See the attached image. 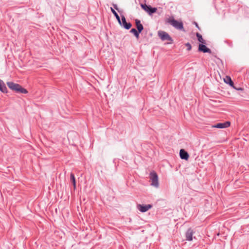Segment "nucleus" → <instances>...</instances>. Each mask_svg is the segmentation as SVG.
<instances>
[{
    "label": "nucleus",
    "mask_w": 249,
    "mask_h": 249,
    "mask_svg": "<svg viewBox=\"0 0 249 249\" xmlns=\"http://www.w3.org/2000/svg\"><path fill=\"white\" fill-rule=\"evenodd\" d=\"M141 6L142 9L146 11L149 15H152L157 11L156 7H153L150 5L142 4Z\"/></svg>",
    "instance_id": "obj_6"
},
{
    "label": "nucleus",
    "mask_w": 249,
    "mask_h": 249,
    "mask_svg": "<svg viewBox=\"0 0 249 249\" xmlns=\"http://www.w3.org/2000/svg\"><path fill=\"white\" fill-rule=\"evenodd\" d=\"M198 51L203 53H211V50L208 48L204 43H200L198 46Z\"/></svg>",
    "instance_id": "obj_11"
},
{
    "label": "nucleus",
    "mask_w": 249,
    "mask_h": 249,
    "mask_svg": "<svg viewBox=\"0 0 249 249\" xmlns=\"http://www.w3.org/2000/svg\"><path fill=\"white\" fill-rule=\"evenodd\" d=\"M0 91L3 93L7 92V89L4 82L1 79H0Z\"/></svg>",
    "instance_id": "obj_14"
},
{
    "label": "nucleus",
    "mask_w": 249,
    "mask_h": 249,
    "mask_svg": "<svg viewBox=\"0 0 249 249\" xmlns=\"http://www.w3.org/2000/svg\"><path fill=\"white\" fill-rule=\"evenodd\" d=\"M74 179H75V177H74V175L73 173H71V174H70V179H71V180H72Z\"/></svg>",
    "instance_id": "obj_20"
},
{
    "label": "nucleus",
    "mask_w": 249,
    "mask_h": 249,
    "mask_svg": "<svg viewBox=\"0 0 249 249\" xmlns=\"http://www.w3.org/2000/svg\"><path fill=\"white\" fill-rule=\"evenodd\" d=\"M150 178L151 181V185L156 188L159 186V178L157 174L155 171H152L150 173Z\"/></svg>",
    "instance_id": "obj_5"
},
{
    "label": "nucleus",
    "mask_w": 249,
    "mask_h": 249,
    "mask_svg": "<svg viewBox=\"0 0 249 249\" xmlns=\"http://www.w3.org/2000/svg\"><path fill=\"white\" fill-rule=\"evenodd\" d=\"M111 11L112 12V14L114 15L118 21L119 23H120V18L117 13L115 11V10L112 7L110 8Z\"/></svg>",
    "instance_id": "obj_15"
},
{
    "label": "nucleus",
    "mask_w": 249,
    "mask_h": 249,
    "mask_svg": "<svg viewBox=\"0 0 249 249\" xmlns=\"http://www.w3.org/2000/svg\"><path fill=\"white\" fill-rule=\"evenodd\" d=\"M71 181L72 185L73 186L74 190H75V189H76V180H75V179L71 180Z\"/></svg>",
    "instance_id": "obj_18"
},
{
    "label": "nucleus",
    "mask_w": 249,
    "mask_h": 249,
    "mask_svg": "<svg viewBox=\"0 0 249 249\" xmlns=\"http://www.w3.org/2000/svg\"><path fill=\"white\" fill-rule=\"evenodd\" d=\"M168 22L170 23L175 29L185 31L183 22L174 19L173 17L168 19Z\"/></svg>",
    "instance_id": "obj_3"
},
{
    "label": "nucleus",
    "mask_w": 249,
    "mask_h": 249,
    "mask_svg": "<svg viewBox=\"0 0 249 249\" xmlns=\"http://www.w3.org/2000/svg\"><path fill=\"white\" fill-rule=\"evenodd\" d=\"M196 37L197 38L198 41L200 43H204V44L206 43L205 41L203 39L202 35H201L199 33H196Z\"/></svg>",
    "instance_id": "obj_16"
},
{
    "label": "nucleus",
    "mask_w": 249,
    "mask_h": 249,
    "mask_svg": "<svg viewBox=\"0 0 249 249\" xmlns=\"http://www.w3.org/2000/svg\"><path fill=\"white\" fill-rule=\"evenodd\" d=\"M195 25H196V27L198 29H200L199 28L198 24L196 22H195Z\"/></svg>",
    "instance_id": "obj_24"
},
{
    "label": "nucleus",
    "mask_w": 249,
    "mask_h": 249,
    "mask_svg": "<svg viewBox=\"0 0 249 249\" xmlns=\"http://www.w3.org/2000/svg\"><path fill=\"white\" fill-rule=\"evenodd\" d=\"M185 46L187 47V50L190 51L192 49V46L189 42L185 43Z\"/></svg>",
    "instance_id": "obj_17"
},
{
    "label": "nucleus",
    "mask_w": 249,
    "mask_h": 249,
    "mask_svg": "<svg viewBox=\"0 0 249 249\" xmlns=\"http://www.w3.org/2000/svg\"><path fill=\"white\" fill-rule=\"evenodd\" d=\"M158 35L160 39L162 41H169L168 44H171L173 43V38L170 36L168 33L163 31H159Z\"/></svg>",
    "instance_id": "obj_4"
},
{
    "label": "nucleus",
    "mask_w": 249,
    "mask_h": 249,
    "mask_svg": "<svg viewBox=\"0 0 249 249\" xmlns=\"http://www.w3.org/2000/svg\"><path fill=\"white\" fill-rule=\"evenodd\" d=\"M135 21L137 29L135 28H132L129 32L130 33L133 34L137 38H139L140 34L142 33L144 29L143 26L141 23V20L139 19H135Z\"/></svg>",
    "instance_id": "obj_2"
},
{
    "label": "nucleus",
    "mask_w": 249,
    "mask_h": 249,
    "mask_svg": "<svg viewBox=\"0 0 249 249\" xmlns=\"http://www.w3.org/2000/svg\"><path fill=\"white\" fill-rule=\"evenodd\" d=\"M152 207V205L151 204H138L137 205L138 209L142 213H145L147 212Z\"/></svg>",
    "instance_id": "obj_8"
},
{
    "label": "nucleus",
    "mask_w": 249,
    "mask_h": 249,
    "mask_svg": "<svg viewBox=\"0 0 249 249\" xmlns=\"http://www.w3.org/2000/svg\"><path fill=\"white\" fill-rule=\"evenodd\" d=\"M7 85L10 89L14 91L16 93L27 94L28 92L26 89L22 87L21 86L18 84L13 82H7Z\"/></svg>",
    "instance_id": "obj_1"
},
{
    "label": "nucleus",
    "mask_w": 249,
    "mask_h": 249,
    "mask_svg": "<svg viewBox=\"0 0 249 249\" xmlns=\"http://www.w3.org/2000/svg\"><path fill=\"white\" fill-rule=\"evenodd\" d=\"M195 231L191 228H189L185 232L186 240L188 241L193 240V235Z\"/></svg>",
    "instance_id": "obj_10"
},
{
    "label": "nucleus",
    "mask_w": 249,
    "mask_h": 249,
    "mask_svg": "<svg viewBox=\"0 0 249 249\" xmlns=\"http://www.w3.org/2000/svg\"><path fill=\"white\" fill-rule=\"evenodd\" d=\"M234 89H236V90H243V88H241V87H239V88H237L236 87L234 86V85L233 86V87H232Z\"/></svg>",
    "instance_id": "obj_21"
},
{
    "label": "nucleus",
    "mask_w": 249,
    "mask_h": 249,
    "mask_svg": "<svg viewBox=\"0 0 249 249\" xmlns=\"http://www.w3.org/2000/svg\"><path fill=\"white\" fill-rule=\"evenodd\" d=\"M179 156L181 159L187 160L189 158L188 153L183 149H181L179 151Z\"/></svg>",
    "instance_id": "obj_12"
},
{
    "label": "nucleus",
    "mask_w": 249,
    "mask_h": 249,
    "mask_svg": "<svg viewBox=\"0 0 249 249\" xmlns=\"http://www.w3.org/2000/svg\"><path fill=\"white\" fill-rule=\"evenodd\" d=\"M234 89H236V90H243V88H241V87H239V88H237L236 87L234 86V85L233 86V87H232Z\"/></svg>",
    "instance_id": "obj_22"
},
{
    "label": "nucleus",
    "mask_w": 249,
    "mask_h": 249,
    "mask_svg": "<svg viewBox=\"0 0 249 249\" xmlns=\"http://www.w3.org/2000/svg\"><path fill=\"white\" fill-rule=\"evenodd\" d=\"M225 42L227 43L229 46L232 47V42H228L227 40H225Z\"/></svg>",
    "instance_id": "obj_23"
},
{
    "label": "nucleus",
    "mask_w": 249,
    "mask_h": 249,
    "mask_svg": "<svg viewBox=\"0 0 249 249\" xmlns=\"http://www.w3.org/2000/svg\"><path fill=\"white\" fill-rule=\"evenodd\" d=\"M119 24L126 30H129L132 27V24L130 22H126V18L124 15L121 16V20L120 19Z\"/></svg>",
    "instance_id": "obj_7"
},
{
    "label": "nucleus",
    "mask_w": 249,
    "mask_h": 249,
    "mask_svg": "<svg viewBox=\"0 0 249 249\" xmlns=\"http://www.w3.org/2000/svg\"><path fill=\"white\" fill-rule=\"evenodd\" d=\"M224 81L225 83L228 84L231 87H233L234 83L231 80V78L229 76H226L225 78L224 79Z\"/></svg>",
    "instance_id": "obj_13"
},
{
    "label": "nucleus",
    "mask_w": 249,
    "mask_h": 249,
    "mask_svg": "<svg viewBox=\"0 0 249 249\" xmlns=\"http://www.w3.org/2000/svg\"><path fill=\"white\" fill-rule=\"evenodd\" d=\"M112 5L114 7V9H115L116 10H117L119 12H120V11L119 10V8L117 6V5L116 4H115V3H112Z\"/></svg>",
    "instance_id": "obj_19"
},
{
    "label": "nucleus",
    "mask_w": 249,
    "mask_h": 249,
    "mask_svg": "<svg viewBox=\"0 0 249 249\" xmlns=\"http://www.w3.org/2000/svg\"><path fill=\"white\" fill-rule=\"evenodd\" d=\"M231 122L226 121L224 123H219L213 125V127L217 128H226L230 126Z\"/></svg>",
    "instance_id": "obj_9"
}]
</instances>
